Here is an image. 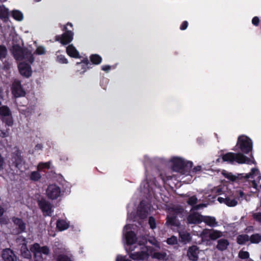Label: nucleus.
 I'll list each match as a JSON object with an SVG mask.
<instances>
[{
    "mask_svg": "<svg viewBox=\"0 0 261 261\" xmlns=\"http://www.w3.org/2000/svg\"><path fill=\"white\" fill-rule=\"evenodd\" d=\"M131 226L127 224L123 228V238L125 240V249L127 252H132L136 249L138 251L130 253L129 257L134 260H142L147 259L150 255L152 258L159 260L166 261L169 256L165 252H156L145 245L147 241L143 238H137L131 230Z\"/></svg>",
    "mask_w": 261,
    "mask_h": 261,
    "instance_id": "f257e3e1",
    "label": "nucleus"
},
{
    "mask_svg": "<svg viewBox=\"0 0 261 261\" xmlns=\"http://www.w3.org/2000/svg\"><path fill=\"white\" fill-rule=\"evenodd\" d=\"M11 52L18 62V68L20 74L26 77L32 74L31 65L34 61L32 50L28 48H22L18 45H14Z\"/></svg>",
    "mask_w": 261,
    "mask_h": 261,
    "instance_id": "f03ea898",
    "label": "nucleus"
},
{
    "mask_svg": "<svg viewBox=\"0 0 261 261\" xmlns=\"http://www.w3.org/2000/svg\"><path fill=\"white\" fill-rule=\"evenodd\" d=\"M168 164L174 171L180 173L182 175H186V172L193 166L192 162L179 156L171 158Z\"/></svg>",
    "mask_w": 261,
    "mask_h": 261,
    "instance_id": "7ed1b4c3",
    "label": "nucleus"
},
{
    "mask_svg": "<svg viewBox=\"0 0 261 261\" xmlns=\"http://www.w3.org/2000/svg\"><path fill=\"white\" fill-rule=\"evenodd\" d=\"M222 160L224 162L231 164L234 162L238 164H246L248 165L255 164L253 157L248 158L242 153H234L228 152L223 155Z\"/></svg>",
    "mask_w": 261,
    "mask_h": 261,
    "instance_id": "20e7f679",
    "label": "nucleus"
},
{
    "mask_svg": "<svg viewBox=\"0 0 261 261\" xmlns=\"http://www.w3.org/2000/svg\"><path fill=\"white\" fill-rule=\"evenodd\" d=\"M253 143L252 140L245 135L240 136L236 147L244 153H248L252 150Z\"/></svg>",
    "mask_w": 261,
    "mask_h": 261,
    "instance_id": "39448f33",
    "label": "nucleus"
},
{
    "mask_svg": "<svg viewBox=\"0 0 261 261\" xmlns=\"http://www.w3.org/2000/svg\"><path fill=\"white\" fill-rule=\"evenodd\" d=\"M30 250L34 254L35 261H43L45 259L44 256L47 255L49 253V249L47 247H40L37 243L33 244L30 248Z\"/></svg>",
    "mask_w": 261,
    "mask_h": 261,
    "instance_id": "423d86ee",
    "label": "nucleus"
},
{
    "mask_svg": "<svg viewBox=\"0 0 261 261\" xmlns=\"http://www.w3.org/2000/svg\"><path fill=\"white\" fill-rule=\"evenodd\" d=\"M180 210L172 209L168 211L166 224L170 226L173 230H178L181 227L179 222L176 219V217L179 215Z\"/></svg>",
    "mask_w": 261,
    "mask_h": 261,
    "instance_id": "0eeeda50",
    "label": "nucleus"
},
{
    "mask_svg": "<svg viewBox=\"0 0 261 261\" xmlns=\"http://www.w3.org/2000/svg\"><path fill=\"white\" fill-rule=\"evenodd\" d=\"M73 27V24L70 22H68L64 26L65 32L60 35L56 36L55 40L60 42L62 45H66L70 43L73 39L74 33L72 31L68 30V27Z\"/></svg>",
    "mask_w": 261,
    "mask_h": 261,
    "instance_id": "6e6552de",
    "label": "nucleus"
},
{
    "mask_svg": "<svg viewBox=\"0 0 261 261\" xmlns=\"http://www.w3.org/2000/svg\"><path fill=\"white\" fill-rule=\"evenodd\" d=\"M224 232L214 229H203L200 233V237L203 241H215L224 236Z\"/></svg>",
    "mask_w": 261,
    "mask_h": 261,
    "instance_id": "1a4fd4ad",
    "label": "nucleus"
},
{
    "mask_svg": "<svg viewBox=\"0 0 261 261\" xmlns=\"http://www.w3.org/2000/svg\"><path fill=\"white\" fill-rule=\"evenodd\" d=\"M206 204H201L197 205L193 207L190 212V214L188 216L187 221L189 224H196L202 222V216L198 213L194 212V210H198L201 207H206Z\"/></svg>",
    "mask_w": 261,
    "mask_h": 261,
    "instance_id": "9d476101",
    "label": "nucleus"
},
{
    "mask_svg": "<svg viewBox=\"0 0 261 261\" xmlns=\"http://www.w3.org/2000/svg\"><path fill=\"white\" fill-rule=\"evenodd\" d=\"M12 165H14L19 170L24 168L25 162L21 155V152L20 150H16L13 152L11 158Z\"/></svg>",
    "mask_w": 261,
    "mask_h": 261,
    "instance_id": "9b49d317",
    "label": "nucleus"
},
{
    "mask_svg": "<svg viewBox=\"0 0 261 261\" xmlns=\"http://www.w3.org/2000/svg\"><path fill=\"white\" fill-rule=\"evenodd\" d=\"M46 195L49 199H57L61 195V188L56 184H50L46 190Z\"/></svg>",
    "mask_w": 261,
    "mask_h": 261,
    "instance_id": "f8f14e48",
    "label": "nucleus"
},
{
    "mask_svg": "<svg viewBox=\"0 0 261 261\" xmlns=\"http://www.w3.org/2000/svg\"><path fill=\"white\" fill-rule=\"evenodd\" d=\"M234 193L231 190L229 191V195H226L223 197H219L218 198V201L220 203H224L228 206H235L238 204V201L234 198Z\"/></svg>",
    "mask_w": 261,
    "mask_h": 261,
    "instance_id": "ddd939ff",
    "label": "nucleus"
},
{
    "mask_svg": "<svg viewBox=\"0 0 261 261\" xmlns=\"http://www.w3.org/2000/svg\"><path fill=\"white\" fill-rule=\"evenodd\" d=\"M246 178H251L252 186L254 188L256 189L259 180L261 179V175L259 170L257 168H252L249 173L246 174Z\"/></svg>",
    "mask_w": 261,
    "mask_h": 261,
    "instance_id": "4468645a",
    "label": "nucleus"
},
{
    "mask_svg": "<svg viewBox=\"0 0 261 261\" xmlns=\"http://www.w3.org/2000/svg\"><path fill=\"white\" fill-rule=\"evenodd\" d=\"M11 90L12 94L15 97L24 96L25 95V92L22 88L20 81L15 80L12 84Z\"/></svg>",
    "mask_w": 261,
    "mask_h": 261,
    "instance_id": "2eb2a0df",
    "label": "nucleus"
},
{
    "mask_svg": "<svg viewBox=\"0 0 261 261\" xmlns=\"http://www.w3.org/2000/svg\"><path fill=\"white\" fill-rule=\"evenodd\" d=\"M89 62L87 58H83L81 62L75 64L76 72L80 74H84L88 69Z\"/></svg>",
    "mask_w": 261,
    "mask_h": 261,
    "instance_id": "dca6fc26",
    "label": "nucleus"
},
{
    "mask_svg": "<svg viewBox=\"0 0 261 261\" xmlns=\"http://www.w3.org/2000/svg\"><path fill=\"white\" fill-rule=\"evenodd\" d=\"M39 205L45 216H49L52 214V206L50 203L45 199L38 201Z\"/></svg>",
    "mask_w": 261,
    "mask_h": 261,
    "instance_id": "f3484780",
    "label": "nucleus"
},
{
    "mask_svg": "<svg viewBox=\"0 0 261 261\" xmlns=\"http://www.w3.org/2000/svg\"><path fill=\"white\" fill-rule=\"evenodd\" d=\"M221 174L226 178L228 181L232 182L238 181L242 177V175L241 174H238L237 175H234L231 172L225 170H223L221 171Z\"/></svg>",
    "mask_w": 261,
    "mask_h": 261,
    "instance_id": "a211bd4d",
    "label": "nucleus"
},
{
    "mask_svg": "<svg viewBox=\"0 0 261 261\" xmlns=\"http://www.w3.org/2000/svg\"><path fill=\"white\" fill-rule=\"evenodd\" d=\"M149 206H145L144 203L141 202L138 211V215L135 217L136 220L138 219H144L147 217L148 213Z\"/></svg>",
    "mask_w": 261,
    "mask_h": 261,
    "instance_id": "6ab92c4d",
    "label": "nucleus"
},
{
    "mask_svg": "<svg viewBox=\"0 0 261 261\" xmlns=\"http://www.w3.org/2000/svg\"><path fill=\"white\" fill-rule=\"evenodd\" d=\"M230 190L228 189L227 186L223 185H219L217 187H214L212 190V192L214 194H216L217 195H229V191Z\"/></svg>",
    "mask_w": 261,
    "mask_h": 261,
    "instance_id": "aec40b11",
    "label": "nucleus"
},
{
    "mask_svg": "<svg viewBox=\"0 0 261 261\" xmlns=\"http://www.w3.org/2000/svg\"><path fill=\"white\" fill-rule=\"evenodd\" d=\"M66 51L67 54L71 58H80L79 51L73 44L68 45L66 47Z\"/></svg>",
    "mask_w": 261,
    "mask_h": 261,
    "instance_id": "412c9836",
    "label": "nucleus"
},
{
    "mask_svg": "<svg viewBox=\"0 0 261 261\" xmlns=\"http://www.w3.org/2000/svg\"><path fill=\"white\" fill-rule=\"evenodd\" d=\"M3 258L5 261H16L17 257L10 249H6L3 252Z\"/></svg>",
    "mask_w": 261,
    "mask_h": 261,
    "instance_id": "4be33fe9",
    "label": "nucleus"
},
{
    "mask_svg": "<svg viewBox=\"0 0 261 261\" xmlns=\"http://www.w3.org/2000/svg\"><path fill=\"white\" fill-rule=\"evenodd\" d=\"M198 248L193 246L191 247L188 251V256L190 260L196 261L198 259V254L199 253Z\"/></svg>",
    "mask_w": 261,
    "mask_h": 261,
    "instance_id": "5701e85b",
    "label": "nucleus"
},
{
    "mask_svg": "<svg viewBox=\"0 0 261 261\" xmlns=\"http://www.w3.org/2000/svg\"><path fill=\"white\" fill-rule=\"evenodd\" d=\"M57 228L59 231H64L67 229L70 226V223L66 219H59L57 221Z\"/></svg>",
    "mask_w": 261,
    "mask_h": 261,
    "instance_id": "b1692460",
    "label": "nucleus"
},
{
    "mask_svg": "<svg viewBox=\"0 0 261 261\" xmlns=\"http://www.w3.org/2000/svg\"><path fill=\"white\" fill-rule=\"evenodd\" d=\"M202 222H204L206 225L210 227H216L218 226V223L214 217L202 216Z\"/></svg>",
    "mask_w": 261,
    "mask_h": 261,
    "instance_id": "393cba45",
    "label": "nucleus"
},
{
    "mask_svg": "<svg viewBox=\"0 0 261 261\" xmlns=\"http://www.w3.org/2000/svg\"><path fill=\"white\" fill-rule=\"evenodd\" d=\"M229 245V242L227 239H221L218 241L216 248L220 251H224L227 249Z\"/></svg>",
    "mask_w": 261,
    "mask_h": 261,
    "instance_id": "a878e982",
    "label": "nucleus"
},
{
    "mask_svg": "<svg viewBox=\"0 0 261 261\" xmlns=\"http://www.w3.org/2000/svg\"><path fill=\"white\" fill-rule=\"evenodd\" d=\"M9 10L4 5H0V18L7 21L9 19Z\"/></svg>",
    "mask_w": 261,
    "mask_h": 261,
    "instance_id": "bb28decb",
    "label": "nucleus"
},
{
    "mask_svg": "<svg viewBox=\"0 0 261 261\" xmlns=\"http://www.w3.org/2000/svg\"><path fill=\"white\" fill-rule=\"evenodd\" d=\"M21 255L24 258H28V259H30L31 258V256H32L31 254L30 251L28 249V248L27 247V245L25 243V242L22 244V245L21 247Z\"/></svg>",
    "mask_w": 261,
    "mask_h": 261,
    "instance_id": "cd10ccee",
    "label": "nucleus"
},
{
    "mask_svg": "<svg viewBox=\"0 0 261 261\" xmlns=\"http://www.w3.org/2000/svg\"><path fill=\"white\" fill-rule=\"evenodd\" d=\"M13 18L17 21H21L23 19V15L19 10H14L11 12Z\"/></svg>",
    "mask_w": 261,
    "mask_h": 261,
    "instance_id": "c85d7f7f",
    "label": "nucleus"
},
{
    "mask_svg": "<svg viewBox=\"0 0 261 261\" xmlns=\"http://www.w3.org/2000/svg\"><path fill=\"white\" fill-rule=\"evenodd\" d=\"M56 61L61 64H67L68 63V60L65 56L59 54V51L56 53Z\"/></svg>",
    "mask_w": 261,
    "mask_h": 261,
    "instance_id": "c756f323",
    "label": "nucleus"
},
{
    "mask_svg": "<svg viewBox=\"0 0 261 261\" xmlns=\"http://www.w3.org/2000/svg\"><path fill=\"white\" fill-rule=\"evenodd\" d=\"M179 237L181 241L185 243L191 240V236L189 233L186 231H179Z\"/></svg>",
    "mask_w": 261,
    "mask_h": 261,
    "instance_id": "7c9ffc66",
    "label": "nucleus"
},
{
    "mask_svg": "<svg viewBox=\"0 0 261 261\" xmlns=\"http://www.w3.org/2000/svg\"><path fill=\"white\" fill-rule=\"evenodd\" d=\"M13 221L16 225L18 226L19 228L20 229V232H22L25 229V224L23 222V221L21 219H18V218H14L13 220Z\"/></svg>",
    "mask_w": 261,
    "mask_h": 261,
    "instance_id": "2f4dec72",
    "label": "nucleus"
},
{
    "mask_svg": "<svg viewBox=\"0 0 261 261\" xmlns=\"http://www.w3.org/2000/svg\"><path fill=\"white\" fill-rule=\"evenodd\" d=\"M249 240V237L247 234L239 235L237 237V242L239 244H243Z\"/></svg>",
    "mask_w": 261,
    "mask_h": 261,
    "instance_id": "473e14b6",
    "label": "nucleus"
},
{
    "mask_svg": "<svg viewBox=\"0 0 261 261\" xmlns=\"http://www.w3.org/2000/svg\"><path fill=\"white\" fill-rule=\"evenodd\" d=\"M90 60L94 64H99L101 62L102 58L98 55L94 54L91 56Z\"/></svg>",
    "mask_w": 261,
    "mask_h": 261,
    "instance_id": "72a5a7b5",
    "label": "nucleus"
},
{
    "mask_svg": "<svg viewBox=\"0 0 261 261\" xmlns=\"http://www.w3.org/2000/svg\"><path fill=\"white\" fill-rule=\"evenodd\" d=\"M11 114L9 109L6 106L0 107V115L3 118L6 117Z\"/></svg>",
    "mask_w": 261,
    "mask_h": 261,
    "instance_id": "f704fd0d",
    "label": "nucleus"
},
{
    "mask_svg": "<svg viewBox=\"0 0 261 261\" xmlns=\"http://www.w3.org/2000/svg\"><path fill=\"white\" fill-rule=\"evenodd\" d=\"M30 178L33 181H38L41 178V175L38 171H32L30 173Z\"/></svg>",
    "mask_w": 261,
    "mask_h": 261,
    "instance_id": "c9c22d12",
    "label": "nucleus"
},
{
    "mask_svg": "<svg viewBox=\"0 0 261 261\" xmlns=\"http://www.w3.org/2000/svg\"><path fill=\"white\" fill-rule=\"evenodd\" d=\"M249 240L252 243H258L261 241V236L258 233L254 234L249 238Z\"/></svg>",
    "mask_w": 261,
    "mask_h": 261,
    "instance_id": "e433bc0d",
    "label": "nucleus"
},
{
    "mask_svg": "<svg viewBox=\"0 0 261 261\" xmlns=\"http://www.w3.org/2000/svg\"><path fill=\"white\" fill-rule=\"evenodd\" d=\"M51 163L50 162L45 163H40L37 165L38 170H42L44 169H49L50 168Z\"/></svg>",
    "mask_w": 261,
    "mask_h": 261,
    "instance_id": "4c0bfd02",
    "label": "nucleus"
},
{
    "mask_svg": "<svg viewBox=\"0 0 261 261\" xmlns=\"http://www.w3.org/2000/svg\"><path fill=\"white\" fill-rule=\"evenodd\" d=\"M7 54V50L5 46H0V59L3 60L5 58Z\"/></svg>",
    "mask_w": 261,
    "mask_h": 261,
    "instance_id": "58836bf2",
    "label": "nucleus"
},
{
    "mask_svg": "<svg viewBox=\"0 0 261 261\" xmlns=\"http://www.w3.org/2000/svg\"><path fill=\"white\" fill-rule=\"evenodd\" d=\"M201 166H198L197 167H195L194 168H193V170L191 172H190L188 170V171L187 172V173H186V176H189L188 179H190V180H191L192 178V173H196L198 171H199L201 170Z\"/></svg>",
    "mask_w": 261,
    "mask_h": 261,
    "instance_id": "ea45409f",
    "label": "nucleus"
},
{
    "mask_svg": "<svg viewBox=\"0 0 261 261\" xmlns=\"http://www.w3.org/2000/svg\"><path fill=\"white\" fill-rule=\"evenodd\" d=\"M166 242L168 244L172 245L176 244L177 243L178 241L176 237L172 236L171 237L167 239Z\"/></svg>",
    "mask_w": 261,
    "mask_h": 261,
    "instance_id": "a19ab883",
    "label": "nucleus"
},
{
    "mask_svg": "<svg viewBox=\"0 0 261 261\" xmlns=\"http://www.w3.org/2000/svg\"><path fill=\"white\" fill-rule=\"evenodd\" d=\"M3 118V120L5 121L6 124L9 126H11L13 124V119L11 114Z\"/></svg>",
    "mask_w": 261,
    "mask_h": 261,
    "instance_id": "79ce46f5",
    "label": "nucleus"
},
{
    "mask_svg": "<svg viewBox=\"0 0 261 261\" xmlns=\"http://www.w3.org/2000/svg\"><path fill=\"white\" fill-rule=\"evenodd\" d=\"M58 261H72V260L70 257L64 254H61L58 256Z\"/></svg>",
    "mask_w": 261,
    "mask_h": 261,
    "instance_id": "37998d69",
    "label": "nucleus"
},
{
    "mask_svg": "<svg viewBox=\"0 0 261 261\" xmlns=\"http://www.w3.org/2000/svg\"><path fill=\"white\" fill-rule=\"evenodd\" d=\"M239 257L242 259L248 258L249 257V253L247 251H240L239 253Z\"/></svg>",
    "mask_w": 261,
    "mask_h": 261,
    "instance_id": "c03bdc74",
    "label": "nucleus"
},
{
    "mask_svg": "<svg viewBox=\"0 0 261 261\" xmlns=\"http://www.w3.org/2000/svg\"><path fill=\"white\" fill-rule=\"evenodd\" d=\"M148 223L150 225V227L151 229H154L156 228V222L155 219L152 217H150L148 220Z\"/></svg>",
    "mask_w": 261,
    "mask_h": 261,
    "instance_id": "a18cd8bd",
    "label": "nucleus"
},
{
    "mask_svg": "<svg viewBox=\"0 0 261 261\" xmlns=\"http://www.w3.org/2000/svg\"><path fill=\"white\" fill-rule=\"evenodd\" d=\"M36 53L37 55H43L45 53V48L42 46H38L36 50Z\"/></svg>",
    "mask_w": 261,
    "mask_h": 261,
    "instance_id": "49530a36",
    "label": "nucleus"
},
{
    "mask_svg": "<svg viewBox=\"0 0 261 261\" xmlns=\"http://www.w3.org/2000/svg\"><path fill=\"white\" fill-rule=\"evenodd\" d=\"M197 202V198L195 196H193L189 198L188 203L190 205H194L196 204Z\"/></svg>",
    "mask_w": 261,
    "mask_h": 261,
    "instance_id": "de8ad7c7",
    "label": "nucleus"
},
{
    "mask_svg": "<svg viewBox=\"0 0 261 261\" xmlns=\"http://www.w3.org/2000/svg\"><path fill=\"white\" fill-rule=\"evenodd\" d=\"M148 241L150 244L154 245L156 247L160 248V246L159 243L156 240L155 238H151L148 240Z\"/></svg>",
    "mask_w": 261,
    "mask_h": 261,
    "instance_id": "09e8293b",
    "label": "nucleus"
},
{
    "mask_svg": "<svg viewBox=\"0 0 261 261\" xmlns=\"http://www.w3.org/2000/svg\"><path fill=\"white\" fill-rule=\"evenodd\" d=\"M253 217L255 220H256L259 222H261V213H254L253 215Z\"/></svg>",
    "mask_w": 261,
    "mask_h": 261,
    "instance_id": "8fccbe9b",
    "label": "nucleus"
},
{
    "mask_svg": "<svg viewBox=\"0 0 261 261\" xmlns=\"http://www.w3.org/2000/svg\"><path fill=\"white\" fill-rule=\"evenodd\" d=\"M234 193V196H238V199L240 200V198H242L244 196V193L241 191H236V192H233Z\"/></svg>",
    "mask_w": 261,
    "mask_h": 261,
    "instance_id": "3c124183",
    "label": "nucleus"
},
{
    "mask_svg": "<svg viewBox=\"0 0 261 261\" xmlns=\"http://www.w3.org/2000/svg\"><path fill=\"white\" fill-rule=\"evenodd\" d=\"M116 261H131V260L126 258V257L125 256H123L121 255H118L117 256Z\"/></svg>",
    "mask_w": 261,
    "mask_h": 261,
    "instance_id": "603ef678",
    "label": "nucleus"
},
{
    "mask_svg": "<svg viewBox=\"0 0 261 261\" xmlns=\"http://www.w3.org/2000/svg\"><path fill=\"white\" fill-rule=\"evenodd\" d=\"M259 22V19L258 17L255 16L252 18V23L253 25H254L255 26L258 25Z\"/></svg>",
    "mask_w": 261,
    "mask_h": 261,
    "instance_id": "864d4df0",
    "label": "nucleus"
},
{
    "mask_svg": "<svg viewBox=\"0 0 261 261\" xmlns=\"http://www.w3.org/2000/svg\"><path fill=\"white\" fill-rule=\"evenodd\" d=\"M5 164L3 158L0 155V170L4 169Z\"/></svg>",
    "mask_w": 261,
    "mask_h": 261,
    "instance_id": "5fc2aeb1",
    "label": "nucleus"
},
{
    "mask_svg": "<svg viewBox=\"0 0 261 261\" xmlns=\"http://www.w3.org/2000/svg\"><path fill=\"white\" fill-rule=\"evenodd\" d=\"M188 22H187V21H184V22L181 23V25H180V29H181V30H185V29H187V27H188Z\"/></svg>",
    "mask_w": 261,
    "mask_h": 261,
    "instance_id": "6e6d98bb",
    "label": "nucleus"
},
{
    "mask_svg": "<svg viewBox=\"0 0 261 261\" xmlns=\"http://www.w3.org/2000/svg\"><path fill=\"white\" fill-rule=\"evenodd\" d=\"M8 219L5 217H0V223L2 224H7L8 223Z\"/></svg>",
    "mask_w": 261,
    "mask_h": 261,
    "instance_id": "4d7b16f0",
    "label": "nucleus"
},
{
    "mask_svg": "<svg viewBox=\"0 0 261 261\" xmlns=\"http://www.w3.org/2000/svg\"><path fill=\"white\" fill-rule=\"evenodd\" d=\"M111 69V66L110 65H103L101 66V69L105 71H109Z\"/></svg>",
    "mask_w": 261,
    "mask_h": 261,
    "instance_id": "13d9d810",
    "label": "nucleus"
},
{
    "mask_svg": "<svg viewBox=\"0 0 261 261\" xmlns=\"http://www.w3.org/2000/svg\"><path fill=\"white\" fill-rule=\"evenodd\" d=\"M43 148V145L41 144H37L35 147V150L38 151L41 150Z\"/></svg>",
    "mask_w": 261,
    "mask_h": 261,
    "instance_id": "bf43d9fd",
    "label": "nucleus"
},
{
    "mask_svg": "<svg viewBox=\"0 0 261 261\" xmlns=\"http://www.w3.org/2000/svg\"><path fill=\"white\" fill-rule=\"evenodd\" d=\"M0 136L2 137H5L8 136V133L6 132H0Z\"/></svg>",
    "mask_w": 261,
    "mask_h": 261,
    "instance_id": "052dcab7",
    "label": "nucleus"
},
{
    "mask_svg": "<svg viewBox=\"0 0 261 261\" xmlns=\"http://www.w3.org/2000/svg\"><path fill=\"white\" fill-rule=\"evenodd\" d=\"M4 211L3 208L0 207V217H1L2 216V215L4 213Z\"/></svg>",
    "mask_w": 261,
    "mask_h": 261,
    "instance_id": "680f3d73",
    "label": "nucleus"
},
{
    "mask_svg": "<svg viewBox=\"0 0 261 261\" xmlns=\"http://www.w3.org/2000/svg\"><path fill=\"white\" fill-rule=\"evenodd\" d=\"M247 231H250L253 230V227L252 226H249L247 228Z\"/></svg>",
    "mask_w": 261,
    "mask_h": 261,
    "instance_id": "e2e57ef3",
    "label": "nucleus"
},
{
    "mask_svg": "<svg viewBox=\"0 0 261 261\" xmlns=\"http://www.w3.org/2000/svg\"><path fill=\"white\" fill-rule=\"evenodd\" d=\"M194 231H195V232H196V235H197V236H199H199H200V233H201L202 232H200V233H198V232H199V230H198V231H197V230H194Z\"/></svg>",
    "mask_w": 261,
    "mask_h": 261,
    "instance_id": "0e129e2a",
    "label": "nucleus"
},
{
    "mask_svg": "<svg viewBox=\"0 0 261 261\" xmlns=\"http://www.w3.org/2000/svg\"><path fill=\"white\" fill-rule=\"evenodd\" d=\"M130 219H132L130 215L128 214L127 220L130 221Z\"/></svg>",
    "mask_w": 261,
    "mask_h": 261,
    "instance_id": "69168bd1",
    "label": "nucleus"
},
{
    "mask_svg": "<svg viewBox=\"0 0 261 261\" xmlns=\"http://www.w3.org/2000/svg\"><path fill=\"white\" fill-rule=\"evenodd\" d=\"M35 2H40L41 0H34Z\"/></svg>",
    "mask_w": 261,
    "mask_h": 261,
    "instance_id": "338daca9",
    "label": "nucleus"
},
{
    "mask_svg": "<svg viewBox=\"0 0 261 261\" xmlns=\"http://www.w3.org/2000/svg\"><path fill=\"white\" fill-rule=\"evenodd\" d=\"M1 2H6L7 0H0Z\"/></svg>",
    "mask_w": 261,
    "mask_h": 261,
    "instance_id": "774afa93",
    "label": "nucleus"
}]
</instances>
